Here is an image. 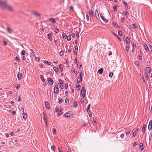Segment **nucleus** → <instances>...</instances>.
I'll list each match as a JSON object with an SVG mask.
<instances>
[{"instance_id":"obj_13","label":"nucleus","mask_w":152,"mask_h":152,"mask_svg":"<svg viewBox=\"0 0 152 152\" xmlns=\"http://www.w3.org/2000/svg\"><path fill=\"white\" fill-rule=\"evenodd\" d=\"M139 148L141 149L140 151H142L143 149V144L141 142L139 145Z\"/></svg>"},{"instance_id":"obj_37","label":"nucleus","mask_w":152,"mask_h":152,"mask_svg":"<svg viewBox=\"0 0 152 152\" xmlns=\"http://www.w3.org/2000/svg\"><path fill=\"white\" fill-rule=\"evenodd\" d=\"M131 27L133 28H136V25L134 24H132L131 26Z\"/></svg>"},{"instance_id":"obj_15","label":"nucleus","mask_w":152,"mask_h":152,"mask_svg":"<svg viewBox=\"0 0 152 152\" xmlns=\"http://www.w3.org/2000/svg\"><path fill=\"white\" fill-rule=\"evenodd\" d=\"M145 72H146L149 73L151 72V70L150 69L149 67H146L145 68Z\"/></svg>"},{"instance_id":"obj_6","label":"nucleus","mask_w":152,"mask_h":152,"mask_svg":"<svg viewBox=\"0 0 152 152\" xmlns=\"http://www.w3.org/2000/svg\"><path fill=\"white\" fill-rule=\"evenodd\" d=\"M152 129V120H151L149 122L148 129L149 130H150Z\"/></svg>"},{"instance_id":"obj_45","label":"nucleus","mask_w":152,"mask_h":152,"mask_svg":"<svg viewBox=\"0 0 152 152\" xmlns=\"http://www.w3.org/2000/svg\"><path fill=\"white\" fill-rule=\"evenodd\" d=\"M152 139V133H150L149 134V140H151Z\"/></svg>"},{"instance_id":"obj_21","label":"nucleus","mask_w":152,"mask_h":152,"mask_svg":"<svg viewBox=\"0 0 152 152\" xmlns=\"http://www.w3.org/2000/svg\"><path fill=\"white\" fill-rule=\"evenodd\" d=\"M126 134L128 135L129 134L130 132V129H126Z\"/></svg>"},{"instance_id":"obj_48","label":"nucleus","mask_w":152,"mask_h":152,"mask_svg":"<svg viewBox=\"0 0 152 152\" xmlns=\"http://www.w3.org/2000/svg\"><path fill=\"white\" fill-rule=\"evenodd\" d=\"M80 85L79 84L77 85L76 86V88L78 90H80Z\"/></svg>"},{"instance_id":"obj_38","label":"nucleus","mask_w":152,"mask_h":152,"mask_svg":"<svg viewBox=\"0 0 152 152\" xmlns=\"http://www.w3.org/2000/svg\"><path fill=\"white\" fill-rule=\"evenodd\" d=\"M134 64L137 66L139 65V63L138 61H134Z\"/></svg>"},{"instance_id":"obj_19","label":"nucleus","mask_w":152,"mask_h":152,"mask_svg":"<svg viewBox=\"0 0 152 152\" xmlns=\"http://www.w3.org/2000/svg\"><path fill=\"white\" fill-rule=\"evenodd\" d=\"M56 86L55 87V89L54 90V92L56 94H58V89L57 87H56V88H55Z\"/></svg>"},{"instance_id":"obj_20","label":"nucleus","mask_w":152,"mask_h":152,"mask_svg":"<svg viewBox=\"0 0 152 152\" xmlns=\"http://www.w3.org/2000/svg\"><path fill=\"white\" fill-rule=\"evenodd\" d=\"M146 129V126L145 125H144L142 126V131L143 132V134H144L145 133V131Z\"/></svg>"},{"instance_id":"obj_3","label":"nucleus","mask_w":152,"mask_h":152,"mask_svg":"<svg viewBox=\"0 0 152 152\" xmlns=\"http://www.w3.org/2000/svg\"><path fill=\"white\" fill-rule=\"evenodd\" d=\"M86 89L84 87H83L80 91V96L83 98H85L86 96Z\"/></svg>"},{"instance_id":"obj_1","label":"nucleus","mask_w":152,"mask_h":152,"mask_svg":"<svg viewBox=\"0 0 152 152\" xmlns=\"http://www.w3.org/2000/svg\"><path fill=\"white\" fill-rule=\"evenodd\" d=\"M0 6L4 9H5L10 11L13 10V9L10 6L8 5L5 1H2L0 0Z\"/></svg>"},{"instance_id":"obj_43","label":"nucleus","mask_w":152,"mask_h":152,"mask_svg":"<svg viewBox=\"0 0 152 152\" xmlns=\"http://www.w3.org/2000/svg\"><path fill=\"white\" fill-rule=\"evenodd\" d=\"M56 129H53V133L54 134H56Z\"/></svg>"},{"instance_id":"obj_51","label":"nucleus","mask_w":152,"mask_h":152,"mask_svg":"<svg viewBox=\"0 0 152 152\" xmlns=\"http://www.w3.org/2000/svg\"><path fill=\"white\" fill-rule=\"evenodd\" d=\"M20 84H18L17 86L16 87V89L18 90V89L20 87Z\"/></svg>"},{"instance_id":"obj_28","label":"nucleus","mask_w":152,"mask_h":152,"mask_svg":"<svg viewBox=\"0 0 152 152\" xmlns=\"http://www.w3.org/2000/svg\"><path fill=\"white\" fill-rule=\"evenodd\" d=\"M77 77H78V78H77V82L78 83H80L82 81V79H81V78H80V79L79 78V76H78Z\"/></svg>"},{"instance_id":"obj_53","label":"nucleus","mask_w":152,"mask_h":152,"mask_svg":"<svg viewBox=\"0 0 152 152\" xmlns=\"http://www.w3.org/2000/svg\"><path fill=\"white\" fill-rule=\"evenodd\" d=\"M59 31V30L58 28H56L55 31V32L56 33H58Z\"/></svg>"},{"instance_id":"obj_35","label":"nucleus","mask_w":152,"mask_h":152,"mask_svg":"<svg viewBox=\"0 0 152 152\" xmlns=\"http://www.w3.org/2000/svg\"><path fill=\"white\" fill-rule=\"evenodd\" d=\"M23 118L24 119H26V118H27L26 114H25L24 113H23Z\"/></svg>"},{"instance_id":"obj_4","label":"nucleus","mask_w":152,"mask_h":152,"mask_svg":"<svg viewBox=\"0 0 152 152\" xmlns=\"http://www.w3.org/2000/svg\"><path fill=\"white\" fill-rule=\"evenodd\" d=\"M70 112L69 111L66 113L64 115V116L67 118L70 117L73 115L72 114H71Z\"/></svg>"},{"instance_id":"obj_44","label":"nucleus","mask_w":152,"mask_h":152,"mask_svg":"<svg viewBox=\"0 0 152 152\" xmlns=\"http://www.w3.org/2000/svg\"><path fill=\"white\" fill-rule=\"evenodd\" d=\"M90 106H91V104H88V106L87 107V108H86V110L87 111H88L89 109L90 108Z\"/></svg>"},{"instance_id":"obj_63","label":"nucleus","mask_w":152,"mask_h":152,"mask_svg":"<svg viewBox=\"0 0 152 152\" xmlns=\"http://www.w3.org/2000/svg\"><path fill=\"white\" fill-rule=\"evenodd\" d=\"M136 134V133L134 132L133 133H132V137H135V136Z\"/></svg>"},{"instance_id":"obj_5","label":"nucleus","mask_w":152,"mask_h":152,"mask_svg":"<svg viewBox=\"0 0 152 152\" xmlns=\"http://www.w3.org/2000/svg\"><path fill=\"white\" fill-rule=\"evenodd\" d=\"M47 80L48 83L51 85H52L53 83V81L50 77H48L47 78Z\"/></svg>"},{"instance_id":"obj_46","label":"nucleus","mask_w":152,"mask_h":152,"mask_svg":"<svg viewBox=\"0 0 152 152\" xmlns=\"http://www.w3.org/2000/svg\"><path fill=\"white\" fill-rule=\"evenodd\" d=\"M53 69H54V70L56 72H58V69L56 67H54L53 68Z\"/></svg>"},{"instance_id":"obj_16","label":"nucleus","mask_w":152,"mask_h":152,"mask_svg":"<svg viewBox=\"0 0 152 152\" xmlns=\"http://www.w3.org/2000/svg\"><path fill=\"white\" fill-rule=\"evenodd\" d=\"M103 72V69L102 68H101L98 70V72L100 74H102Z\"/></svg>"},{"instance_id":"obj_32","label":"nucleus","mask_w":152,"mask_h":152,"mask_svg":"<svg viewBox=\"0 0 152 152\" xmlns=\"http://www.w3.org/2000/svg\"><path fill=\"white\" fill-rule=\"evenodd\" d=\"M55 146L53 145H52L51 146V149L52 150H53L54 152H55Z\"/></svg>"},{"instance_id":"obj_41","label":"nucleus","mask_w":152,"mask_h":152,"mask_svg":"<svg viewBox=\"0 0 152 152\" xmlns=\"http://www.w3.org/2000/svg\"><path fill=\"white\" fill-rule=\"evenodd\" d=\"M80 78L81 79L83 77V72L81 71L80 73Z\"/></svg>"},{"instance_id":"obj_40","label":"nucleus","mask_w":152,"mask_h":152,"mask_svg":"<svg viewBox=\"0 0 152 152\" xmlns=\"http://www.w3.org/2000/svg\"><path fill=\"white\" fill-rule=\"evenodd\" d=\"M113 75V72H110L109 73V76L110 77H112Z\"/></svg>"},{"instance_id":"obj_56","label":"nucleus","mask_w":152,"mask_h":152,"mask_svg":"<svg viewBox=\"0 0 152 152\" xmlns=\"http://www.w3.org/2000/svg\"><path fill=\"white\" fill-rule=\"evenodd\" d=\"M59 82H60V84H61L63 85V80H59Z\"/></svg>"},{"instance_id":"obj_9","label":"nucleus","mask_w":152,"mask_h":152,"mask_svg":"<svg viewBox=\"0 0 152 152\" xmlns=\"http://www.w3.org/2000/svg\"><path fill=\"white\" fill-rule=\"evenodd\" d=\"M45 105L46 108L48 109H49L50 108V105L48 102H45Z\"/></svg>"},{"instance_id":"obj_10","label":"nucleus","mask_w":152,"mask_h":152,"mask_svg":"<svg viewBox=\"0 0 152 152\" xmlns=\"http://www.w3.org/2000/svg\"><path fill=\"white\" fill-rule=\"evenodd\" d=\"M49 21L51 23H56L55 19L53 18H51L49 19Z\"/></svg>"},{"instance_id":"obj_25","label":"nucleus","mask_w":152,"mask_h":152,"mask_svg":"<svg viewBox=\"0 0 152 152\" xmlns=\"http://www.w3.org/2000/svg\"><path fill=\"white\" fill-rule=\"evenodd\" d=\"M44 63L45 64H48V65H50V64H51V62L48 61H44Z\"/></svg>"},{"instance_id":"obj_64","label":"nucleus","mask_w":152,"mask_h":152,"mask_svg":"<svg viewBox=\"0 0 152 152\" xmlns=\"http://www.w3.org/2000/svg\"><path fill=\"white\" fill-rule=\"evenodd\" d=\"M11 113L14 115H15V113H16L14 111V110H12V112H11Z\"/></svg>"},{"instance_id":"obj_18","label":"nucleus","mask_w":152,"mask_h":152,"mask_svg":"<svg viewBox=\"0 0 152 152\" xmlns=\"http://www.w3.org/2000/svg\"><path fill=\"white\" fill-rule=\"evenodd\" d=\"M144 46L145 48V49L147 51H148L149 50V48L147 46V45L145 44L144 43Z\"/></svg>"},{"instance_id":"obj_29","label":"nucleus","mask_w":152,"mask_h":152,"mask_svg":"<svg viewBox=\"0 0 152 152\" xmlns=\"http://www.w3.org/2000/svg\"><path fill=\"white\" fill-rule=\"evenodd\" d=\"M77 103L76 101L74 102L73 103V105L75 107H77Z\"/></svg>"},{"instance_id":"obj_26","label":"nucleus","mask_w":152,"mask_h":152,"mask_svg":"<svg viewBox=\"0 0 152 152\" xmlns=\"http://www.w3.org/2000/svg\"><path fill=\"white\" fill-rule=\"evenodd\" d=\"M63 101L62 99L61 98H59L58 99V102L59 104H61L62 103Z\"/></svg>"},{"instance_id":"obj_61","label":"nucleus","mask_w":152,"mask_h":152,"mask_svg":"<svg viewBox=\"0 0 152 152\" xmlns=\"http://www.w3.org/2000/svg\"><path fill=\"white\" fill-rule=\"evenodd\" d=\"M62 37L63 38H64L65 37H66V35L64 33H63L62 34Z\"/></svg>"},{"instance_id":"obj_8","label":"nucleus","mask_w":152,"mask_h":152,"mask_svg":"<svg viewBox=\"0 0 152 152\" xmlns=\"http://www.w3.org/2000/svg\"><path fill=\"white\" fill-rule=\"evenodd\" d=\"M95 14L96 17L97 19L99 18V13L97 9H96L95 11Z\"/></svg>"},{"instance_id":"obj_57","label":"nucleus","mask_w":152,"mask_h":152,"mask_svg":"<svg viewBox=\"0 0 152 152\" xmlns=\"http://www.w3.org/2000/svg\"><path fill=\"white\" fill-rule=\"evenodd\" d=\"M84 101V99H81L80 101V102L82 103H83Z\"/></svg>"},{"instance_id":"obj_54","label":"nucleus","mask_w":152,"mask_h":152,"mask_svg":"<svg viewBox=\"0 0 152 152\" xmlns=\"http://www.w3.org/2000/svg\"><path fill=\"white\" fill-rule=\"evenodd\" d=\"M63 54H64V53H63V51H61L59 53V55H60V56H62L63 55Z\"/></svg>"},{"instance_id":"obj_58","label":"nucleus","mask_w":152,"mask_h":152,"mask_svg":"<svg viewBox=\"0 0 152 152\" xmlns=\"http://www.w3.org/2000/svg\"><path fill=\"white\" fill-rule=\"evenodd\" d=\"M113 26L115 27H117L118 26V25L116 23H114Z\"/></svg>"},{"instance_id":"obj_60","label":"nucleus","mask_w":152,"mask_h":152,"mask_svg":"<svg viewBox=\"0 0 152 152\" xmlns=\"http://www.w3.org/2000/svg\"><path fill=\"white\" fill-rule=\"evenodd\" d=\"M68 88V84L67 83H66L65 85V88L66 89H67Z\"/></svg>"},{"instance_id":"obj_23","label":"nucleus","mask_w":152,"mask_h":152,"mask_svg":"<svg viewBox=\"0 0 152 152\" xmlns=\"http://www.w3.org/2000/svg\"><path fill=\"white\" fill-rule=\"evenodd\" d=\"M40 79H41V80L42 82H45V79H44V77L43 76V75H40Z\"/></svg>"},{"instance_id":"obj_2","label":"nucleus","mask_w":152,"mask_h":152,"mask_svg":"<svg viewBox=\"0 0 152 152\" xmlns=\"http://www.w3.org/2000/svg\"><path fill=\"white\" fill-rule=\"evenodd\" d=\"M42 115L43 116V119L44 121L46 126H47L48 124V119L46 117V115L44 112H43L42 113Z\"/></svg>"},{"instance_id":"obj_50","label":"nucleus","mask_w":152,"mask_h":152,"mask_svg":"<svg viewBox=\"0 0 152 152\" xmlns=\"http://www.w3.org/2000/svg\"><path fill=\"white\" fill-rule=\"evenodd\" d=\"M20 110V111H22L23 113H24V110L23 108L22 107H20L19 108Z\"/></svg>"},{"instance_id":"obj_7","label":"nucleus","mask_w":152,"mask_h":152,"mask_svg":"<svg viewBox=\"0 0 152 152\" xmlns=\"http://www.w3.org/2000/svg\"><path fill=\"white\" fill-rule=\"evenodd\" d=\"M125 41H126V45H128L130 43V40L128 37H127L125 39Z\"/></svg>"},{"instance_id":"obj_55","label":"nucleus","mask_w":152,"mask_h":152,"mask_svg":"<svg viewBox=\"0 0 152 152\" xmlns=\"http://www.w3.org/2000/svg\"><path fill=\"white\" fill-rule=\"evenodd\" d=\"M86 18L87 20L88 21L89 20V16H88V14H87L86 15Z\"/></svg>"},{"instance_id":"obj_39","label":"nucleus","mask_w":152,"mask_h":152,"mask_svg":"<svg viewBox=\"0 0 152 152\" xmlns=\"http://www.w3.org/2000/svg\"><path fill=\"white\" fill-rule=\"evenodd\" d=\"M127 12H126L125 11H123V13L124 15H125L126 16H127Z\"/></svg>"},{"instance_id":"obj_11","label":"nucleus","mask_w":152,"mask_h":152,"mask_svg":"<svg viewBox=\"0 0 152 152\" xmlns=\"http://www.w3.org/2000/svg\"><path fill=\"white\" fill-rule=\"evenodd\" d=\"M32 14L33 15L35 16H39L40 15L39 13L35 11H33L32 12Z\"/></svg>"},{"instance_id":"obj_22","label":"nucleus","mask_w":152,"mask_h":152,"mask_svg":"<svg viewBox=\"0 0 152 152\" xmlns=\"http://www.w3.org/2000/svg\"><path fill=\"white\" fill-rule=\"evenodd\" d=\"M89 13L91 17H93V12L92 10H89Z\"/></svg>"},{"instance_id":"obj_27","label":"nucleus","mask_w":152,"mask_h":152,"mask_svg":"<svg viewBox=\"0 0 152 152\" xmlns=\"http://www.w3.org/2000/svg\"><path fill=\"white\" fill-rule=\"evenodd\" d=\"M69 9L70 10L72 11V12L74 11V8L73 6H71L69 7Z\"/></svg>"},{"instance_id":"obj_33","label":"nucleus","mask_w":152,"mask_h":152,"mask_svg":"<svg viewBox=\"0 0 152 152\" xmlns=\"http://www.w3.org/2000/svg\"><path fill=\"white\" fill-rule=\"evenodd\" d=\"M25 51L24 50H22L21 53V56H23L25 55Z\"/></svg>"},{"instance_id":"obj_30","label":"nucleus","mask_w":152,"mask_h":152,"mask_svg":"<svg viewBox=\"0 0 152 152\" xmlns=\"http://www.w3.org/2000/svg\"><path fill=\"white\" fill-rule=\"evenodd\" d=\"M58 85L59 86V88L61 89H63L64 88V86L62 85L61 84H60L59 83H58Z\"/></svg>"},{"instance_id":"obj_49","label":"nucleus","mask_w":152,"mask_h":152,"mask_svg":"<svg viewBox=\"0 0 152 152\" xmlns=\"http://www.w3.org/2000/svg\"><path fill=\"white\" fill-rule=\"evenodd\" d=\"M118 34L120 36H121L122 35V33L121 32V31H119L118 32Z\"/></svg>"},{"instance_id":"obj_36","label":"nucleus","mask_w":152,"mask_h":152,"mask_svg":"<svg viewBox=\"0 0 152 152\" xmlns=\"http://www.w3.org/2000/svg\"><path fill=\"white\" fill-rule=\"evenodd\" d=\"M67 40L70 41L71 39V37L70 35H68L67 37Z\"/></svg>"},{"instance_id":"obj_17","label":"nucleus","mask_w":152,"mask_h":152,"mask_svg":"<svg viewBox=\"0 0 152 152\" xmlns=\"http://www.w3.org/2000/svg\"><path fill=\"white\" fill-rule=\"evenodd\" d=\"M7 32L10 34H11L13 32V31L11 30L10 29V28L9 27H7Z\"/></svg>"},{"instance_id":"obj_34","label":"nucleus","mask_w":152,"mask_h":152,"mask_svg":"<svg viewBox=\"0 0 152 152\" xmlns=\"http://www.w3.org/2000/svg\"><path fill=\"white\" fill-rule=\"evenodd\" d=\"M130 48V46L129 45H127L126 46V50L127 52H128L129 51V48Z\"/></svg>"},{"instance_id":"obj_42","label":"nucleus","mask_w":152,"mask_h":152,"mask_svg":"<svg viewBox=\"0 0 152 152\" xmlns=\"http://www.w3.org/2000/svg\"><path fill=\"white\" fill-rule=\"evenodd\" d=\"M62 111L61 110L59 111L57 113V115H61L62 114Z\"/></svg>"},{"instance_id":"obj_62","label":"nucleus","mask_w":152,"mask_h":152,"mask_svg":"<svg viewBox=\"0 0 152 152\" xmlns=\"http://www.w3.org/2000/svg\"><path fill=\"white\" fill-rule=\"evenodd\" d=\"M137 142H134V144H133V145L134 146H135L136 145H137Z\"/></svg>"},{"instance_id":"obj_14","label":"nucleus","mask_w":152,"mask_h":152,"mask_svg":"<svg viewBox=\"0 0 152 152\" xmlns=\"http://www.w3.org/2000/svg\"><path fill=\"white\" fill-rule=\"evenodd\" d=\"M123 3L125 5V10H127L128 9V6L127 4V3H126V2L125 1H124L123 2Z\"/></svg>"},{"instance_id":"obj_31","label":"nucleus","mask_w":152,"mask_h":152,"mask_svg":"<svg viewBox=\"0 0 152 152\" xmlns=\"http://www.w3.org/2000/svg\"><path fill=\"white\" fill-rule=\"evenodd\" d=\"M62 65L61 64H60L59 65V69L60 70V72H62V71H63V68L61 66H62Z\"/></svg>"},{"instance_id":"obj_59","label":"nucleus","mask_w":152,"mask_h":152,"mask_svg":"<svg viewBox=\"0 0 152 152\" xmlns=\"http://www.w3.org/2000/svg\"><path fill=\"white\" fill-rule=\"evenodd\" d=\"M145 77L146 78L147 80H148V75L146 74H145Z\"/></svg>"},{"instance_id":"obj_24","label":"nucleus","mask_w":152,"mask_h":152,"mask_svg":"<svg viewBox=\"0 0 152 152\" xmlns=\"http://www.w3.org/2000/svg\"><path fill=\"white\" fill-rule=\"evenodd\" d=\"M48 39H49L50 40H51L52 39V35L50 33L48 35Z\"/></svg>"},{"instance_id":"obj_12","label":"nucleus","mask_w":152,"mask_h":152,"mask_svg":"<svg viewBox=\"0 0 152 152\" xmlns=\"http://www.w3.org/2000/svg\"><path fill=\"white\" fill-rule=\"evenodd\" d=\"M22 77V74L21 73L18 72L17 74V77L19 80H20L21 79Z\"/></svg>"},{"instance_id":"obj_47","label":"nucleus","mask_w":152,"mask_h":152,"mask_svg":"<svg viewBox=\"0 0 152 152\" xmlns=\"http://www.w3.org/2000/svg\"><path fill=\"white\" fill-rule=\"evenodd\" d=\"M65 102L66 104H68L69 102V100L68 98H66L65 99Z\"/></svg>"},{"instance_id":"obj_52","label":"nucleus","mask_w":152,"mask_h":152,"mask_svg":"<svg viewBox=\"0 0 152 152\" xmlns=\"http://www.w3.org/2000/svg\"><path fill=\"white\" fill-rule=\"evenodd\" d=\"M17 99H18V102H19L20 100V97L19 96H17Z\"/></svg>"}]
</instances>
